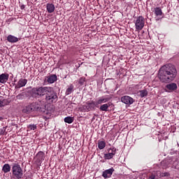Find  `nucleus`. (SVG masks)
<instances>
[{
	"label": "nucleus",
	"mask_w": 179,
	"mask_h": 179,
	"mask_svg": "<svg viewBox=\"0 0 179 179\" xmlns=\"http://www.w3.org/2000/svg\"><path fill=\"white\" fill-rule=\"evenodd\" d=\"M177 76V69L172 64H165L162 66L158 72V78L162 83H170Z\"/></svg>",
	"instance_id": "obj_1"
},
{
	"label": "nucleus",
	"mask_w": 179,
	"mask_h": 179,
	"mask_svg": "<svg viewBox=\"0 0 179 179\" xmlns=\"http://www.w3.org/2000/svg\"><path fill=\"white\" fill-rule=\"evenodd\" d=\"M34 111H39V113H45V103L44 101H38L36 103H32L30 105L23 108L22 113L24 114H30Z\"/></svg>",
	"instance_id": "obj_2"
},
{
	"label": "nucleus",
	"mask_w": 179,
	"mask_h": 179,
	"mask_svg": "<svg viewBox=\"0 0 179 179\" xmlns=\"http://www.w3.org/2000/svg\"><path fill=\"white\" fill-rule=\"evenodd\" d=\"M45 101L50 104H51V103H57L58 101L57 92H55L54 90H52V88L50 87H49V90L46 92Z\"/></svg>",
	"instance_id": "obj_3"
},
{
	"label": "nucleus",
	"mask_w": 179,
	"mask_h": 179,
	"mask_svg": "<svg viewBox=\"0 0 179 179\" xmlns=\"http://www.w3.org/2000/svg\"><path fill=\"white\" fill-rule=\"evenodd\" d=\"M48 90H50V87H34L31 90L32 96L34 97H41L46 94Z\"/></svg>",
	"instance_id": "obj_4"
},
{
	"label": "nucleus",
	"mask_w": 179,
	"mask_h": 179,
	"mask_svg": "<svg viewBox=\"0 0 179 179\" xmlns=\"http://www.w3.org/2000/svg\"><path fill=\"white\" fill-rule=\"evenodd\" d=\"M12 173H13V176H14L15 178L17 179L23 178V169H22V167L19 164L17 163L13 164Z\"/></svg>",
	"instance_id": "obj_5"
},
{
	"label": "nucleus",
	"mask_w": 179,
	"mask_h": 179,
	"mask_svg": "<svg viewBox=\"0 0 179 179\" xmlns=\"http://www.w3.org/2000/svg\"><path fill=\"white\" fill-rule=\"evenodd\" d=\"M136 30L138 31L142 30L143 27H145V18L142 16H139L137 17L135 22Z\"/></svg>",
	"instance_id": "obj_6"
},
{
	"label": "nucleus",
	"mask_w": 179,
	"mask_h": 179,
	"mask_svg": "<svg viewBox=\"0 0 179 179\" xmlns=\"http://www.w3.org/2000/svg\"><path fill=\"white\" fill-rule=\"evenodd\" d=\"M116 152H117L116 148H110L108 150V153L104 155V159H106V160H110V159H113V157L115 156Z\"/></svg>",
	"instance_id": "obj_7"
},
{
	"label": "nucleus",
	"mask_w": 179,
	"mask_h": 179,
	"mask_svg": "<svg viewBox=\"0 0 179 179\" xmlns=\"http://www.w3.org/2000/svg\"><path fill=\"white\" fill-rule=\"evenodd\" d=\"M153 12L157 17V20H160L162 17H164V14L160 7H156L154 8Z\"/></svg>",
	"instance_id": "obj_8"
},
{
	"label": "nucleus",
	"mask_w": 179,
	"mask_h": 179,
	"mask_svg": "<svg viewBox=\"0 0 179 179\" xmlns=\"http://www.w3.org/2000/svg\"><path fill=\"white\" fill-rule=\"evenodd\" d=\"M121 101L124 104L131 105L133 104L135 101L129 96H123L121 97Z\"/></svg>",
	"instance_id": "obj_9"
},
{
	"label": "nucleus",
	"mask_w": 179,
	"mask_h": 179,
	"mask_svg": "<svg viewBox=\"0 0 179 179\" xmlns=\"http://www.w3.org/2000/svg\"><path fill=\"white\" fill-rule=\"evenodd\" d=\"M113 173H114V169L111 168L104 171L103 172L102 176L103 177V178H110V177L113 176Z\"/></svg>",
	"instance_id": "obj_10"
},
{
	"label": "nucleus",
	"mask_w": 179,
	"mask_h": 179,
	"mask_svg": "<svg viewBox=\"0 0 179 179\" xmlns=\"http://www.w3.org/2000/svg\"><path fill=\"white\" fill-rule=\"evenodd\" d=\"M26 85H27V80L21 78L18 80L15 87V89H20V87H24Z\"/></svg>",
	"instance_id": "obj_11"
},
{
	"label": "nucleus",
	"mask_w": 179,
	"mask_h": 179,
	"mask_svg": "<svg viewBox=\"0 0 179 179\" xmlns=\"http://www.w3.org/2000/svg\"><path fill=\"white\" fill-rule=\"evenodd\" d=\"M9 79V74L8 73H2L0 75V83L5 84L8 82Z\"/></svg>",
	"instance_id": "obj_12"
},
{
	"label": "nucleus",
	"mask_w": 179,
	"mask_h": 179,
	"mask_svg": "<svg viewBox=\"0 0 179 179\" xmlns=\"http://www.w3.org/2000/svg\"><path fill=\"white\" fill-rule=\"evenodd\" d=\"M46 79H47V82L48 83H54L55 82H57V75L55 74H51L48 76L46 77Z\"/></svg>",
	"instance_id": "obj_13"
},
{
	"label": "nucleus",
	"mask_w": 179,
	"mask_h": 179,
	"mask_svg": "<svg viewBox=\"0 0 179 179\" xmlns=\"http://www.w3.org/2000/svg\"><path fill=\"white\" fill-rule=\"evenodd\" d=\"M97 106H99L97 101H92L90 103H88L87 108L89 111H90V110H94V108L97 107Z\"/></svg>",
	"instance_id": "obj_14"
},
{
	"label": "nucleus",
	"mask_w": 179,
	"mask_h": 179,
	"mask_svg": "<svg viewBox=\"0 0 179 179\" xmlns=\"http://www.w3.org/2000/svg\"><path fill=\"white\" fill-rule=\"evenodd\" d=\"M7 41H8V43H17V41H19V38L13 35H8L7 37Z\"/></svg>",
	"instance_id": "obj_15"
},
{
	"label": "nucleus",
	"mask_w": 179,
	"mask_h": 179,
	"mask_svg": "<svg viewBox=\"0 0 179 179\" xmlns=\"http://www.w3.org/2000/svg\"><path fill=\"white\" fill-rule=\"evenodd\" d=\"M36 158L39 162H43V160H44V159L45 158V154L44 153V152L39 151L36 155Z\"/></svg>",
	"instance_id": "obj_16"
},
{
	"label": "nucleus",
	"mask_w": 179,
	"mask_h": 179,
	"mask_svg": "<svg viewBox=\"0 0 179 179\" xmlns=\"http://www.w3.org/2000/svg\"><path fill=\"white\" fill-rule=\"evenodd\" d=\"M46 8L48 13H52L55 10V6L52 3H48Z\"/></svg>",
	"instance_id": "obj_17"
},
{
	"label": "nucleus",
	"mask_w": 179,
	"mask_h": 179,
	"mask_svg": "<svg viewBox=\"0 0 179 179\" xmlns=\"http://www.w3.org/2000/svg\"><path fill=\"white\" fill-rule=\"evenodd\" d=\"M110 106H113V103H108L103 104L102 106H100V110L101 111H108V107H110Z\"/></svg>",
	"instance_id": "obj_18"
},
{
	"label": "nucleus",
	"mask_w": 179,
	"mask_h": 179,
	"mask_svg": "<svg viewBox=\"0 0 179 179\" xmlns=\"http://www.w3.org/2000/svg\"><path fill=\"white\" fill-rule=\"evenodd\" d=\"M166 89H168V90H176L177 89V84L172 83L171 84H168L166 85Z\"/></svg>",
	"instance_id": "obj_19"
},
{
	"label": "nucleus",
	"mask_w": 179,
	"mask_h": 179,
	"mask_svg": "<svg viewBox=\"0 0 179 179\" xmlns=\"http://www.w3.org/2000/svg\"><path fill=\"white\" fill-rule=\"evenodd\" d=\"M110 101V98H104V97H101L96 101V103L98 104H102V103H107V101Z\"/></svg>",
	"instance_id": "obj_20"
},
{
	"label": "nucleus",
	"mask_w": 179,
	"mask_h": 179,
	"mask_svg": "<svg viewBox=\"0 0 179 179\" xmlns=\"http://www.w3.org/2000/svg\"><path fill=\"white\" fill-rule=\"evenodd\" d=\"M2 171L5 173H9V171H10V165H9V164H4L2 168Z\"/></svg>",
	"instance_id": "obj_21"
},
{
	"label": "nucleus",
	"mask_w": 179,
	"mask_h": 179,
	"mask_svg": "<svg viewBox=\"0 0 179 179\" xmlns=\"http://www.w3.org/2000/svg\"><path fill=\"white\" fill-rule=\"evenodd\" d=\"M138 95L140 96V97L141 98L146 97V96H148V90H140L138 92Z\"/></svg>",
	"instance_id": "obj_22"
},
{
	"label": "nucleus",
	"mask_w": 179,
	"mask_h": 179,
	"mask_svg": "<svg viewBox=\"0 0 179 179\" xmlns=\"http://www.w3.org/2000/svg\"><path fill=\"white\" fill-rule=\"evenodd\" d=\"M10 103V101L8 99H0V108L1 107H5V106H8Z\"/></svg>",
	"instance_id": "obj_23"
},
{
	"label": "nucleus",
	"mask_w": 179,
	"mask_h": 179,
	"mask_svg": "<svg viewBox=\"0 0 179 179\" xmlns=\"http://www.w3.org/2000/svg\"><path fill=\"white\" fill-rule=\"evenodd\" d=\"M98 148L100 150L104 149L106 148V141H99L98 142Z\"/></svg>",
	"instance_id": "obj_24"
},
{
	"label": "nucleus",
	"mask_w": 179,
	"mask_h": 179,
	"mask_svg": "<svg viewBox=\"0 0 179 179\" xmlns=\"http://www.w3.org/2000/svg\"><path fill=\"white\" fill-rule=\"evenodd\" d=\"M171 158H169L168 159H165L162 162V164H165V167H169V164H171Z\"/></svg>",
	"instance_id": "obj_25"
},
{
	"label": "nucleus",
	"mask_w": 179,
	"mask_h": 179,
	"mask_svg": "<svg viewBox=\"0 0 179 179\" xmlns=\"http://www.w3.org/2000/svg\"><path fill=\"white\" fill-rule=\"evenodd\" d=\"M72 92H73V86L72 85H71L69 86V87H68L67 90H66V96L71 94V93H72Z\"/></svg>",
	"instance_id": "obj_26"
},
{
	"label": "nucleus",
	"mask_w": 179,
	"mask_h": 179,
	"mask_svg": "<svg viewBox=\"0 0 179 179\" xmlns=\"http://www.w3.org/2000/svg\"><path fill=\"white\" fill-rule=\"evenodd\" d=\"M64 122H66L67 124H72V122H73V117H65Z\"/></svg>",
	"instance_id": "obj_27"
},
{
	"label": "nucleus",
	"mask_w": 179,
	"mask_h": 179,
	"mask_svg": "<svg viewBox=\"0 0 179 179\" xmlns=\"http://www.w3.org/2000/svg\"><path fill=\"white\" fill-rule=\"evenodd\" d=\"M159 176H157V173L156 172H154L153 173H150L148 176V179H157Z\"/></svg>",
	"instance_id": "obj_28"
},
{
	"label": "nucleus",
	"mask_w": 179,
	"mask_h": 179,
	"mask_svg": "<svg viewBox=\"0 0 179 179\" xmlns=\"http://www.w3.org/2000/svg\"><path fill=\"white\" fill-rule=\"evenodd\" d=\"M85 82H86V78L81 77L79 80H78V83L79 85H80V86H83V85H85Z\"/></svg>",
	"instance_id": "obj_29"
},
{
	"label": "nucleus",
	"mask_w": 179,
	"mask_h": 179,
	"mask_svg": "<svg viewBox=\"0 0 179 179\" xmlns=\"http://www.w3.org/2000/svg\"><path fill=\"white\" fill-rule=\"evenodd\" d=\"M28 129H30L31 131H35V129H37V126L36 124H29L28 126Z\"/></svg>",
	"instance_id": "obj_30"
},
{
	"label": "nucleus",
	"mask_w": 179,
	"mask_h": 179,
	"mask_svg": "<svg viewBox=\"0 0 179 179\" xmlns=\"http://www.w3.org/2000/svg\"><path fill=\"white\" fill-rule=\"evenodd\" d=\"M6 131V128L3 127V128L0 130V135H4Z\"/></svg>",
	"instance_id": "obj_31"
},
{
	"label": "nucleus",
	"mask_w": 179,
	"mask_h": 179,
	"mask_svg": "<svg viewBox=\"0 0 179 179\" xmlns=\"http://www.w3.org/2000/svg\"><path fill=\"white\" fill-rule=\"evenodd\" d=\"M161 177H169V173L165 172L161 174Z\"/></svg>",
	"instance_id": "obj_32"
},
{
	"label": "nucleus",
	"mask_w": 179,
	"mask_h": 179,
	"mask_svg": "<svg viewBox=\"0 0 179 179\" xmlns=\"http://www.w3.org/2000/svg\"><path fill=\"white\" fill-rule=\"evenodd\" d=\"M20 97H22V95H20V94H18V95L17 96V99H20Z\"/></svg>",
	"instance_id": "obj_33"
},
{
	"label": "nucleus",
	"mask_w": 179,
	"mask_h": 179,
	"mask_svg": "<svg viewBox=\"0 0 179 179\" xmlns=\"http://www.w3.org/2000/svg\"><path fill=\"white\" fill-rule=\"evenodd\" d=\"M24 8H25L24 5L21 6V9H24Z\"/></svg>",
	"instance_id": "obj_34"
},
{
	"label": "nucleus",
	"mask_w": 179,
	"mask_h": 179,
	"mask_svg": "<svg viewBox=\"0 0 179 179\" xmlns=\"http://www.w3.org/2000/svg\"><path fill=\"white\" fill-rule=\"evenodd\" d=\"M2 120V117H0V121Z\"/></svg>",
	"instance_id": "obj_35"
},
{
	"label": "nucleus",
	"mask_w": 179,
	"mask_h": 179,
	"mask_svg": "<svg viewBox=\"0 0 179 179\" xmlns=\"http://www.w3.org/2000/svg\"><path fill=\"white\" fill-rule=\"evenodd\" d=\"M92 120H94V117L92 118Z\"/></svg>",
	"instance_id": "obj_36"
}]
</instances>
